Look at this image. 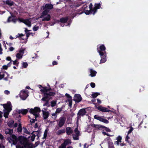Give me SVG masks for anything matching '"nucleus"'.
<instances>
[{"mask_svg": "<svg viewBox=\"0 0 148 148\" xmlns=\"http://www.w3.org/2000/svg\"><path fill=\"white\" fill-rule=\"evenodd\" d=\"M52 90V88L50 87L48 88H47L46 86L43 87V89L40 90L42 95H43L41 100L45 101V99L46 98H52L53 97L56 95V93L51 91Z\"/></svg>", "mask_w": 148, "mask_h": 148, "instance_id": "nucleus-1", "label": "nucleus"}, {"mask_svg": "<svg viewBox=\"0 0 148 148\" xmlns=\"http://www.w3.org/2000/svg\"><path fill=\"white\" fill-rule=\"evenodd\" d=\"M97 46V52L101 56V59L100 64L105 62L106 61V47L104 45H101Z\"/></svg>", "mask_w": 148, "mask_h": 148, "instance_id": "nucleus-2", "label": "nucleus"}, {"mask_svg": "<svg viewBox=\"0 0 148 148\" xmlns=\"http://www.w3.org/2000/svg\"><path fill=\"white\" fill-rule=\"evenodd\" d=\"M3 106L4 108L7 111V112L4 113L3 116L5 118H7L10 112L12 110L11 103L10 102H9L7 103V104H3Z\"/></svg>", "mask_w": 148, "mask_h": 148, "instance_id": "nucleus-3", "label": "nucleus"}, {"mask_svg": "<svg viewBox=\"0 0 148 148\" xmlns=\"http://www.w3.org/2000/svg\"><path fill=\"white\" fill-rule=\"evenodd\" d=\"M85 10L84 11L82 12H81L75 13L71 15V17L73 19L74 17L76 16L77 15H80L81 14L83 13L84 12L85 13L86 15H89L93 13L94 14L97 11V10Z\"/></svg>", "mask_w": 148, "mask_h": 148, "instance_id": "nucleus-4", "label": "nucleus"}, {"mask_svg": "<svg viewBox=\"0 0 148 148\" xmlns=\"http://www.w3.org/2000/svg\"><path fill=\"white\" fill-rule=\"evenodd\" d=\"M11 138H10V140H9V142L11 143V141H10V140L11 141H12V144L14 145H16L18 141V139L17 137L14 135V134H12L10 136Z\"/></svg>", "mask_w": 148, "mask_h": 148, "instance_id": "nucleus-5", "label": "nucleus"}, {"mask_svg": "<svg viewBox=\"0 0 148 148\" xmlns=\"http://www.w3.org/2000/svg\"><path fill=\"white\" fill-rule=\"evenodd\" d=\"M103 117H104L103 116L100 117L97 115H95L94 116V118L95 119L98 120L106 124L109 123V121L104 118H103Z\"/></svg>", "mask_w": 148, "mask_h": 148, "instance_id": "nucleus-6", "label": "nucleus"}, {"mask_svg": "<svg viewBox=\"0 0 148 148\" xmlns=\"http://www.w3.org/2000/svg\"><path fill=\"white\" fill-rule=\"evenodd\" d=\"M66 120V118L64 117H61L59 119L58 126L60 127H62L64 125Z\"/></svg>", "mask_w": 148, "mask_h": 148, "instance_id": "nucleus-7", "label": "nucleus"}, {"mask_svg": "<svg viewBox=\"0 0 148 148\" xmlns=\"http://www.w3.org/2000/svg\"><path fill=\"white\" fill-rule=\"evenodd\" d=\"M41 111L40 108L36 107L34 109H30L29 112L33 114L39 113Z\"/></svg>", "mask_w": 148, "mask_h": 148, "instance_id": "nucleus-8", "label": "nucleus"}, {"mask_svg": "<svg viewBox=\"0 0 148 148\" xmlns=\"http://www.w3.org/2000/svg\"><path fill=\"white\" fill-rule=\"evenodd\" d=\"M28 95L26 91L25 90L21 91L20 93V97L23 100H25Z\"/></svg>", "mask_w": 148, "mask_h": 148, "instance_id": "nucleus-9", "label": "nucleus"}, {"mask_svg": "<svg viewBox=\"0 0 148 148\" xmlns=\"http://www.w3.org/2000/svg\"><path fill=\"white\" fill-rule=\"evenodd\" d=\"M82 99L81 95L79 94H76L75 95L74 101L76 103H79Z\"/></svg>", "mask_w": 148, "mask_h": 148, "instance_id": "nucleus-10", "label": "nucleus"}, {"mask_svg": "<svg viewBox=\"0 0 148 148\" xmlns=\"http://www.w3.org/2000/svg\"><path fill=\"white\" fill-rule=\"evenodd\" d=\"M97 109L103 112H112V111L108 109V108L101 106L98 107Z\"/></svg>", "mask_w": 148, "mask_h": 148, "instance_id": "nucleus-11", "label": "nucleus"}, {"mask_svg": "<svg viewBox=\"0 0 148 148\" xmlns=\"http://www.w3.org/2000/svg\"><path fill=\"white\" fill-rule=\"evenodd\" d=\"M86 112L85 108H82L80 109L78 111L77 115L78 116H84Z\"/></svg>", "mask_w": 148, "mask_h": 148, "instance_id": "nucleus-12", "label": "nucleus"}, {"mask_svg": "<svg viewBox=\"0 0 148 148\" xmlns=\"http://www.w3.org/2000/svg\"><path fill=\"white\" fill-rule=\"evenodd\" d=\"M53 8V5L51 4H46L42 6L43 9H52Z\"/></svg>", "mask_w": 148, "mask_h": 148, "instance_id": "nucleus-13", "label": "nucleus"}, {"mask_svg": "<svg viewBox=\"0 0 148 148\" xmlns=\"http://www.w3.org/2000/svg\"><path fill=\"white\" fill-rule=\"evenodd\" d=\"M23 144L24 148H33L32 145L27 142H24Z\"/></svg>", "mask_w": 148, "mask_h": 148, "instance_id": "nucleus-14", "label": "nucleus"}, {"mask_svg": "<svg viewBox=\"0 0 148 148\" xmlns=\"http://www.w3.org/2000/svg\"><path fill=\"white\" fill-rule=\"evenodd\" d=\"M17 112L19 114L21 113L23 115H24L26 114L28 112V110L27 109H21V110H18Z\"/></svg>", "mask_w": 148, "mask_h": 148, "instance_id": "nucleus-15", "label": "nucleus"}, {"mask_svg": "<svg viewBox=\"0 0 148 148\" xmlns=\"http://www.w3.org/2000/svg\"><path fill=\"white\" fill-rule=\"evenodd\" d=\"M66 134L68 135H70L72 134L73 132V130L70 127H67L66 130Z\"/></svg>", "mask_w": 148, "mask_h": 148, "instance_id": "nucleus-16", "label": "nucleus"}, {"mask_svg": "<svg viewBox=\"0 0 148 148\" xmlns=\"http://www.w3.org/2000/svg\"><path fill=\"white\" fill-rule=\"evenodd\" d=\"M90 74L89 76H90L91 77H95L96 76L97 72L96 71L93 70L92 69H88Z\"/></svg>", "mask_w": 148, "mask_h": 148, "instance_id": "nucleus-17", "label": "nucleus"}, {"mask_svg": "<svg viewBox=\"0 0 148 148\" xmlns=\"http://www.w3.org/2000/svg\"><path fill=\"white\" fill-rule=\"evenodd\" d=\"M69 17V16H66L65 17L61 18L60 20V21L62 23H65L67 22Z\"/></svg>", "mask_w": 148, "mask_h": 148, "instance_id": "nucleus-18", "label": "nucleus"}, {"mask_svg": "<svg viewBox=\"0 0 148 148\" xmlns=\"http://www.w3.org/2000/svg\"><path fill=\"white\" fill-rule=\"evenodd\" d=\"M31 21L30 20V18L26 19L25 20L24 23L27 25L29 27L31 26Z\"/></svg>", "mask_w": 148, "mask_h": 148, "instance_id": "nucleus-19", "label": "nucleus"}, {"mask_svg": "<svg viewBox=\"0 0 148 148\" xmlns=\"http://www.w3.org/2000/svg\"><path fill=\"white\" fill-rule=\"evenodd\" d=\"M122 138L121 136H119L116 138V140L117 141H116L114 142V144L116 143L117 145L119 146V143H121V140Z\"/></svg>", "mask_w": 148, "mask_h": 148, "instance_id": "nucleus-20", "label": "nucleus"}, {"mask_svg": "<svg viewBox=\"0 0 148 148\" xmlns=\"http://www.w3.org/2000/svg\"><path fill=\"white\" fill-rule=\"evenodd\" d=\"M108 143V148L114 147L113 143L110 138L107 139Z\"/></svg>", "mask_w": 148, "mask_h": 148, "instance_id": "nucleus-21", "label": "nucleus"}, {"mask_svg": "<svg viewBox=\"0 0 148 148\" xmlns=\"http://www.w3.org/2000/svg\"><path fill=\"white\" fill-rule=\"evenodd\" d=\"M92 126L95 128L97 130H101V129L102 128V125L93 124L92 125Z\"/></svg>", "mask_w": 148, "mask_h": 148, "instance_id": "nucleus-22", "label": "nucleus"}, {"mask_svg": "<svg viewBox=\"0 0 148 148\" xmlns=\"http://www.w3.org/2000/svg\"><path fill=\"white\" fill-rule=\"evenodd\" d=\"M43 118L44 119H46L49 116V113L48 112H45L42 110Z\"/></svg>", "mask_w": 148, "mask_h": 148, "instance_id": "nucleus-23", "label": "nucleus"}, {"mask_svg": "<svg viewBox=\"0 0 148 148\" xmlns=\"http://www.w3.org/2000/svg\"><path fill=\"white\" fill-rule=\"evenodd\" d=\"M42 12L41 14V15L40 16V18L43 17L44 16L47 15L49 11L50 10H44Z\"/></svg>", "mask_w": 148, "mask_h": 148, "instance_id": "nucleus-24", "label": "nucleus"}, {"mask_svg": "<svg viewBox=\"0 0 148 148\" xmlns=\"http://www.w3.org/2000/svg\"><path fill=\"white\" fill-rule=\"evenodd\" d=\"M51 19V16L50 14H47V16L44 18L42 19V21H48Z\"/></svg>", "mask_w": 148, "mask_h": 148, "instance_id": "nucleus-25", "label": "nucleus"}, {"mask_svg": "<svg viewBox=\"0 0 148 148\" xmlns=\"http://www.w3.org/2000/svg\"><path fill=\"white\" fill-rule=\"evenodd\" d=\"M10 13L11 14V13ZM11 14V16H10L8 17V22H10L11 21L15 22L16 21V19L13 18V17L14 16L12 14Z\"/></svg>", "mask_w": 148, "mask_h": 148, "instance_id": "nucleus-26", "label": "nucleus"}, {"mask_svg": "<svg viewBox=\"0 0 148 148\" xmlns=\"http://www.w3.org/2000/svg\"><path fill=\"white\" fill-rule=\"evenodd\" d=\"M101 8V4L99 3H95L94 5V7L93 9H98Z\"/></svg>", "mask_w": 148, "mask_h": 148, "instance_id": "nucleus-27", "label": "nucleus"}, {"mask_svg": "<svg viewBox=\"0 0 148 148\" xmlns=\"http://www.w3.org/2000/svg\"><path fill=\"white\" fill-rule=\"evenodd\" d=\"M52 98H46L45 99V101L42 100L43 101H45L46 102L43 104V106H49V100Z\"/></svg>", "mask_w": 148, "mask_h": 148, "instance_id": "nucleus-28", "label": "nucleus"}, {"mask_svg": "<svg viewBox=\"0 0 148 148\" xmlns=\"http://www.w3.org/2000/svg\"><path fill=\"white\" fill-rule=\"evenodd\" d=\"M14 123L13 120H11L9 121L8 123V125L10 127H12Z\"/></svg>", "mask_w": 148, "mask_h": 148, "instance_id": "nucleus-29", "label": "nucleus"}, {"mask_svg": "<svg viewBox=\"0 0 148 148\" xmlns=\"http://www.w3.org/2000/svg\"><path fill=\"white\" fill-rule=\"evenodd\" d=\"M65 132V130H60L57 131V134L58 135H60L64 133Z\"/></svg>", "mask_w": 148, "mask_h": 148, "instance_id": "nucleus-30", "label": "nucleus"}, {"mask_svg": "<svg viewBox=\"0 0 148 148\" xmlns=\"http://www.w3.org/2000/svg\"><path fill=\"white\" fill-rule=\"evenodd\" d=\"M63 143L66 146L69 143L71 144V140L69 139H67L64 140Z\"/></svg>", "mask_w": 148, "mask_h": 148, "instance_id": "nucleus-31", "label": "nucleus"}, {"mask_svg": "<svg viewBox=\"0 0 148 148\" xmlns=\"http://www.w3.org/2000/svg\"><path fill=\"white\" fill-rule=\"evenodd\" d=\"M6 4L10 6H12L14 4V2L9 0H7L6 1Z\"/></svg>", "mask_w": 148, "mask_h": 148, "instance_id": "nucleus-32", "label": "nucleus"}, {"mask_svg": "<svg viewBox=\"0 0 148 148\" xmlns=\"http://www.w3.org/2000/svg\"><path fill=\"white\" fill-rule=\"evenodd\" d=\"M23 54H21L20 53H18L16 55V57L17 59H19L22 58Z\"/></svg>", "mask_w": 148, "mask_h": 148, "instance_id": "nucleus-33", "label": "nucleus"}, {"mask_svg": "<svg viewBox=\"0 0 148 148\" xmlns=\"http://www.w3.org/2000/svg\"><path fill=\"white\" fill-rule=\"evenodd\" d=\"M13 132V130L10 129H8L7 130L5 131V132L6 134H9L10 135L12 134Z\"/></svg>", "mask_w": 148, "mask_h": 148, "instance_id": "nucleus-34", "label": "nucleus"}, {"mask_svg": "<svg viewBox=\"0 0 148 148\" xmlns=\"http://www.w3.org/2000/svg\"><path fill=\"white\" fill-rule=\"evenodd\" d=\"M102 129H103L104 130H105L107 132H111V130L110 129L104 126L103 125H102Z\"/></svg>", "mask_w": 148, "mask_h": 148, "instance_id": "nucleus-35", "label": "nucleus"}, {"mask_svg": "<svg viewBox=\"0 0 148 148\" xmlns=\"http://www.w3.org/2000/svg\"><path fill=\"white\" fill-rule=\"evenodd\" d=\"M22 66L23 68H26L28 66V64L27 62H23L22 63Z\"/></svg>", "mask_w": 148, "mask_h": 148, "instance_id": "nucleus-36", "label": "nucleus"}, {"mask_svg": "<svg viewBox=\"0 0 148 148\" xmlns=\"http://www.w3.org/2000/svg\"><path fill=\"white\" fill-rule=\"evenodd\" d=\"M100 94L99 92H95L94 93H93L92 95V96L93 98H95L96 97L100 95Z\"/></svg>", "mask_w": 148, "mask_h": 148, "instance_id": "nucleus-37", "label": "nucleus"}, {"mask_svg": "<svg viewBox=\"0 0 148 148\" xmlns=\"http://www.w3.org/2000/svg\"><path fill=\"white\" fill-rule=\"evenodd\" d=\"M48 133V130L47 129H46L44 132L43 137V139H45L47 136Z\"/></svg>", "mask_w": 148, "mask_h": 148, "instance_id": "nucleus-38", "label": "nucleus"}, {"mask_svg": "<svg viewBox=\"0 0 148 148\" xmlns=\"http://www.w3.org/2000/svg\"><path fill=\"white\" fill-rule=\"evenodd\" d=\"M51 106L53 107L55 106L56 104V101H53L51 102Z\"/></svg>", "mask_w": 148, "mask_h": 148, "instance_id": "nucleus-39", "label": "nucleus"}, {"mask_svg": "<svg viewBox=\"0 0 148 148\" xmlns=\"http://www.w3.org/2000/svg\"><path fill=\"white\" fill-rule=\"evenodd\" d=\"M12 61L13 62L14 65H16V66H18L19 64V62H18V61L17 60H16L14 61Z\"/></svg>", "mask_w": 148, "mask_h": 148, "instance_id": "nucleus-40", "label": "nucleus"}, {"mask_svg": "<svg viewBox=\"0 0 148 148\" xmlns=\"http://www.w3.org/2000/svg\"><path fill=\"white\" fill-rule=\"evenodd\" d=\"M5 75L2 72H0V80H1L3 78H4Z\"/></svg>", "mask_w": 148, "mask_h": 148, "instance_id": "nucleus-41", "label": "nucleus"}, {"mask_svg": "<svg viewBox=\"0 0 148 148\" xmlns=\"http://www.w3.org/2000/svg\"><path fill=\"white\" fill-rule=\"evenodd\" d=\"M62 110V109L60 108H57L56 110V112L57 113H60Z\"/></svg>", "mask_w": 148, "mask_h": 148, "instance_id": "nucleus-42", "label": "nucleus"}, {"mask_svg": "<svg viewBox=\"0 0 148 148\" xmlns=\"http://www.w3.org/2000/svg\"><path fill=\"white\" fill-rule=\"evenodd\" d=\"M68 101L69 102V107H71L72 105V99H69L68 100Z\"/></svg>", "mask_w": 148, "mask_h": 148, "instance_id": "nucleus-43", "label": "nucleus"}, {"mask_svg": "<svg viewBox=\"0 0 148 148\" xmlns=\"http://www.w3.org/2000/svg\"><path fill=\"white\" fill-rule=\"evenodd\" d=\"M24 52V50L22 48H21L19 51V53H22V54H23Z\"/></svg>", "mask_w": 148, "mask_h": 148, "instance_id": "nucleus-44", "label": "nucleus"}, {"mask_svg": "<svg viewBox=\"0 0 148 148\" xmlns=\"http://www.w3.org/2000/svg\"><path fill=\"white\" fill-rule=\"evenodd\" d=\"M65 96L68 99V100H69V99H72V97L71 96H70L69 94L67 93H66L65 94Z\"/></svg>", "mask_w": 148, "mask_h": 148, "instance_id": "nucleus-45", "label": "nucleus"}, {"mask_svg": "<svg viewBox=\"0 0 148 148\" xmlns=\"http://www.w3.org/2000/svg\"><path fill=\"white\" fill-rule=\"evenodd\" d=\"M18 19L20 22L24 23L25 19L21 18H18Z\"/></svg>", "mask_w": 148, "mask_h": 148, "instance_id": "nucleus-46", "label": "nucleus"}, {"mask_svg": "<svg viewBox=\"0 0 148 148\" xmlns=\"http://www.w3.org/2000/svg\"><path fill=\"white\" fill-rule=\"evenodd\" d=\"M102 134H103L104 135H107L108 136H112L109 134L108 133H106V132H104L103 130V131L102 132Z\"/></svg>", "mask_w": 148, "mask_h": 148, "instance_id": "nucleus-47", "label": "nucleus"}, {"mask_svg": "<svg viewBox=\"0 0 148 148\" xmlns=\"http://www.w3.org/2000/svg\"><path fill=\"white\" fill-rule=\"evenodd\" d=\"M66 146L63 143L61 144V145L60 146H59V148H66Z\"/></svg>", "mask_w": 148, "mask_h": 148, "instance_id": "nucleus-48", "label": "nucleus"}, {"mask_svg": "<svg viewBox=\"0 0 148 148\" xmlns=\"http://www.w3.org/2000/svg\"><path fill=\"white\" fill-rule=\"evenodd\" d=\"M39 27L38 26H35L33 28V30L34 31H37Z\"/></svg>", "mask_w": 148, "mask_h": 148, "instance_id": "nucleus-49", "label": "nucleus"}, {"mask_svg": "<svg viewBox=\"0 0 148 148\" xmlns=\"http://www.w3.org/2000/svg\"><path fill=\"white\" fill-rule=\"evenodd\" d=\"M134 129L131 126L130 127V129L129 130L128 132V134H130L133 130Z\"/></svg>", "mask_w": 148, "mask_h": 148, "instance_id": "nucleus-50", "label": "nucleus"}, {"mask_svg": "<svg viewBox=\"0 0 148 148\" xmlns=\"http://www.w3.org/2000/svg\"><path fill=\"white\" fill-rule=\"evenodd\" d=\"M24 132L25 133H26L27 134H29V132H28V131L27 130V129L25 128H24Z\"/></svg>", "mask_w": 148, "mask_h": 148, "instance_id": "nucleus-51", "label": "nucleus"}, {"mask_svg": "<svg viewBox=\"0 0 148 148\" xmlns=\"http://www.w3.org/2000/svg\"><path fill=\"white\" fill-rule=\"evenodd\" d=\"M90 85L92 88H94L95 86V84L93 82H91L90 84Z\"/></svg>", "mask_w": 148, "mask_h": 148, "instance_id": "nucleus-52", "label": "nucleus"}, {"mask_svg": "<svg viewBox=\"0 0 148 148\" xmlns=\"http://www.w3.org/2000/svg\"><path fill=\"white\" fill-rule=\"evenodd\" d=\"M37 121V119H32L30 120V122L31 123H34L35 121Z\"/></svg>", "mask_w": 148, "mask_h": 148, "instance_id": "nucleus-53", "label": "nucleus"}, {"mask_svg": "<svg viewBox=\"0 0 148 148\" xmlns=\"http://www.w3.org/2000/svg\"><path fill=\"white\" fill-rule=\"evenodd\" d=\"M35 136L36 135L34 134L32 135V136H31V140L32 141H33L34 140Z\"/></svg>", "mask_w": 148, "mask_h": 148, "instance_id": "nucleus-54", "label": "nucleus"}, {"mask_svg": "<svg viewBox=\"0 0 148 148\" xmlns=\"http://www.w3.org/2000/svg\"><path fill=\"white\" fill-rule=\"evenodd\" d=\"M22 130V127H18L17 128V132H21Z\"/></svg>", "mask_w": 148, "mask_h": 148, "instance_id": "nucleus-55", "label": "nucleus"}, {"mask_svg": "<svg viewBox=\"0 0 148 148\" xmlns=\"http://www.w3.org/2000/svg\"><path fill=\"white\" fill-rule=\"evenodd\" d=\"M79 136H76V135H75V136H73V139L74 140H78L79 139Z\"/></svg>", "mask_w": 148, "mask_h": 148, "instance_id": "nucleus-56", "label": "nucleus"}, {"mask_svg": "<svg viewBox=\"0 0 148 148\" xmlns=\"http://www.w3.org/2000/svg\"><path fill=\"white\" fill-rule=\"evenodd\" d=\"M8 68V66L6 65H3L2 66V69H4L5 70H7Z\"/></svg>", "mask_w": 148, "mask_h": 148, "instance_id": "nucleus-57", "label": "nucleus"}, {"mask_svg": "<svg viewBox=\"0 0 148 148\" xmlns=\"http://www.w3.org/2000/svg\"><path fill=\"white\" fill-rule=\"evenodd\" d=\"M144 89L145 88L143 86H141L139 89V92H141L143 91L144 90Z\"/></svg>", "mask_w": 148, "mask_h": 148, "instance_id": "nucleus-58", "label": "nucleus"}, {"mask_svg": "<svg viewBox=\"0 0 148 148\" xmlns=\"http://www.w3.org/2000/svg\"><path fill=\"white\" fill-rule=\"evenodd\" d=\"M18 35H19V36H19V37H20L19 39L20 40H21V39L22 40L24 39H23V38H21V37L23 36H24V35L23 34H18Z\"/></svg>", "mask_w": 148, "mask_h": 148, "instance_id": "nucleus-59", "label": "nucleus"}, {"mask_svg": "<svg viewBox=\"0 0 148 148\" xmlns=\"http://www.w3.org/2000/svg\"><path fill=\"white\" fill-rule=\"evenodd\" d=\"M56 113H56V112H55V113H52V116H54V119H56L57 116V115L56 114Z\"/></svg>", "mask_w": 148, "mask_h": 148, "instance_id": "nucleus-60", "label": "nucleus"}, {"mask_svg": "<svg viewBox=\"0 0 148 148\" xmlns=\"http://www.w3.org/2000/svg\"><path fill=\"white\" fill-rule=\"evenodd\" d=\"M33 115L35 116V119H36V118L39 117V113H38Z\"/></svg>", "mask_w": 148, "mask_h": 148, "instance_id": "nucleus-61", "label": "nucleus"}, {"mask_svg": "<svg viewBox=\"0 0 148 148\" xmlns=\"http://www.w3.org/2000/svg\"><path fill=\"white\" fill-rule=\"evenodd\" d=\"M40 143V142L39 141H38L35 142V143L34 144V145H35L34 147L37 146Z\"/></svg>", "mask_w": 148, "mask_h": 148, "instance_id": "nucleus-62", "label": "nucleus"}, {"mask_svg": "<svg viewBox=\"0 0 148 148\" xmlns=\"http://www.w3.org/2000/svg\"><path fill=\"white\" fill-rule=\"evenodd\" d=\"M58 64V62L56 61H54L52 62V65L53 66H54V65H56Z\"/></svg>", "mask_w": 148, "mask_h": 148, "instance_id": "nucleus-63", "label": "nucleus"}, {"mask_svg": "<svg viewBox=\"0 0 148 148\" xmlns=\"http://www.w3.org/2000/svg\"><path fill=\"white\" fill-rule=\"evenodd\" d=\"M93 5L92 3H90V4L89 5V8L90 9H93L92 8Z\"/></svg>", "mask_w": 148, "mask_h": 148, "instance_id": "nucleus-64", "label": "nucleus"}]
</instances>
